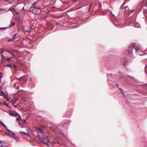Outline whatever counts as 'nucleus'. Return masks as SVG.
Returning a JSON list of instances; mask_svg holds the SVG:
<instances>
[{
    "mask_svg": "<svg viewBox=\"0 0 147 147\" xmlns=\"http://www.w3.org/2000/svg\"><path fill=\"white\" fill-rule=\"evenodd\" d=\"M69 0H65V1L63 3H67L69 2Z\"/></svg>",
    "mask_w": 147,
    "mask_h": 147,
    "instance_id": "obj_13",
    "label": "nucleus"
},
{
    "mask_svg": "<svg viewBox=\"0 0 147 147\" xmlns=\"http://www.w3.org/2000/svg\"><path fill=\"white\" fill-rule=\"evenodd\" d=\"M18 116H19V117H17L16 119V120L17 121H19L20 120H20L21 119L20 116L19 114H18Z\"/></svg>",
    "mask_w": 147,
    "mask_h": 147,
    "instance_id": "obj_10",
    "label": "nucleus"
},
{
    "mask_svg": "<svg viewBox=\"0 0 147 147\" xmlns=\"http://www.w3.org/2000/svg\"><path fill=\"white\" fill-rule=\"evenodd\" d=\"M123 4H122V5L121 6H123Z\"/></svg>",
    "mask_w": 147,
    "mask_h": 147,
    "instance_id": "obj_41",
    "label": "nucleus"
},
{
    "mask_svg": "<svg viewBox=\"0 0 147 147\" xmlns=\"http://www.w3.org/2000/svg\"><path fill=\"white\" fill-rule=\"evenodd\" d=\"M136 44L135 43L132 42L131 43L129 46V48L133 49L136 46Z\"/></svg>",
    "mask_w": 147,
    "mask_h": 147,
    "instance_id": "obj_6",
    "label": "nucleus"
},
{
    "mask_svg": "<svg viewBox=\"0 0 147 147\" xmlns=\"http://www.w3.org/2000/svg\"><path fill=\"white\" fill-rule=\"evenodd\" d=\"M44 144H46L47 146H49L48 144L47 143L44 142Z\"/></svg>",
    "mask_w": 147,
    "mask_h": 147,
    "instance_id": "obj_21",
    "label": "nucleus"
},
{
    "mask_svg": "<svg viewBox=\"0 0 147 147\" xmlns=\"http://www.w3.org/2000/svg\"><path fill=\"white\" fill-rule=\"evenodd\" d=\"M42 138L43 139H44L45 140H46V138L45 137H44L43 138Z\"/></svg>",
    "mask_w": 147,
    "mask_h": 147,
    "instance_id": "obj_29",
    "label": "nucleus"
},
{
    "mask_svg": "<svg viewBox=\"0 0 147 147\" xmlns=\"http://www.w3.org/2000/svg\"><path fill=\"white\" fill-rule=\"evenodd\" d=\"M15 24V22H11V23H10V27H11L13 26Z\"/></svg>",
    "mask_w": 147,
    "mask_h": 147,
    "instance_id": "obj_11",
    "label": "nucleus"
},
{
    "mask_svg": "<svg viewBox=\"0 0 147 147\" xmlns=\"http://www.w3.org/2000/svg\"><path fill=\"white\" fill-rule=\"evenodd\" d=\"M121 91H122L121 90ZM122 94H123L122 92Z\"/></svg>",
    "mask_w": 147,
    "mask_h": 147,
    "instance_id": "obj_42",
    "label": "nucleus"
},
{
    "mask_svg": "<svg viewBox=\"0 0 147 147\" xmlns=\"http://www.w3.org/2000/svg\"><path fill=\"white\" fill-rule=\"evenodd\" d=\"M116 86H117V87H118V84H116Z\"/></svg>",
    "mask_w": 147,
    "mask_h": 147,
    "instance_id": "obj_34",
    "label": "nucleus"
},
{
    "mask_svg": "<svg viewBox=\"0 0 147 147\" xmlns=\"http://www.w3.org/2000/svg\"><path fill=\"white\" fill-rule=\"evenodd\" d=\"M0 124L2 125L5 128L6 127V125L2 122H1V123H0Z\"/></svg>",
    "mask_w": 147,
    "mask_h": 147,
    "instance_id": "obj_12",
    "label": "nucleus"
},
{
    "mask_svg": "<svg viewBox=\"0 0 147 147\" xmlns=\"http://www.w3.org/2000/svg\"><path fill=\"white\" fill-rule=\"evenodd\" d=\"M46 137H47V138H48V136H47Z\"/></svg>",
    "mask_w": 147,
    "mask_h": 147,
    "instance_id": "obj_38",
    "label": "nucleus"
},
{
    "mask_svg": "<svg viewBox=\"0 0 147 147\" xmlns=\"http://www.w3.org/2000/svg\"><path fill=\"white\" fill-rule=\"evenodd\" d=\"M6 134L8 136H10L9 133H6Z\"/></svg>",
    "mask_w": 147,
    "mask_h": 147,
    "instance_id": "obj_28",
    "label": "nucleus"
},
{
    "mask_svg": "<svg viewBox=\"0 0 147 147\" xmlns=\"http://www.w3.org/2000/svg\"><path fill=\"white\" fill-rule=\"evenodd\" d=\"M9 114L10 116H15L16 117H17L18 115V114L16 112L14 113V112L12 111H9Z\"/></svg>",
    "mask_w": 147,
    "mask_h": 147,
    "instance_id": "obj_4",
    "label": "nucleus"
},
{
    "mask_svg": "<svg viewBox=\"0 0 147 147\" xmlns=\"http://www.w3.org/2000/svg\"><path fill=\"white\" fill-rule=\"evenodd\" d=\"M17 33H16L13 36V37L14 39H15L17 37L16 36V35H17Z\"/></svg>",
    "mask_w": 147,
    "mask_h": 147,
    "instance_id": "obj_16",
    "label": "nucleus"
},
{
    "mask_svg": "<svg viewBox=\"0 0 147 147\" xmlns=\"http://www.w3.org/2000/svg\"><path fill=\"white\" fill-rule=\"evenodd\" d=\"M4 51V55L5 56H7L6 55L7 54H8V53H7V52H7L6 51Z\"/></svg>",
    "mask_w": 147,
    "mask_h": 147,
    "instance_id": "obj_14",
    "label": "nucleus"
},
{
    "mask_svg": "<svg viewBox=\"0 0 147 147\" xmlns=\"http://www.w3.org/2000/svg\"><path fill=\"white\" fill-rule=\"evenodd\" d=\"M5 28H6L5 27H3V28H0V30H4L5 29Z\"/></svg>",
    "mask_w": 147,
    "mask_h": 147,
    "instance_id": "obj_20",
    "label": "nucleus"
},
{
    "mask_svg": "<svg viewBox=\"0 0 147 147\" xmlns=\"http://www.w3.org/2000/svg\"><path fill=\"white\" fill-rule=\"evenodd\" d=\"M146 7H147V6H146Z\"/></svg>",
    "mask_w": 147,
    "mask_h": 147,
    "instance_id": "obj_44",
    "label": "nucleus"
},
{
    "mask_svg": "<svg viewBox=\"0 0 147 147\" xmlns=\"http://www.w3.org/2000/svg\"><path fill=\"white\" fill-rule=\"evenodd\" d=\"M7 97V95L5 96H4V98H6Z\"/></svg>",
    "mask_w": 147,
    "mask_h": 147,
    "instance_id": "obj_32",
    "label": "nucleus"
},
{
    "mask_svg": "<svg viewBox=\"0 0 147 147\" xmlns=\"http://www.w3.org/2000/svg\"><path fill=\"white\" fill-rule=\"evenodd\" d=\"M30 11L32 12L34 14L38 15L40 12V8L32 7L30 8Z\"/></svg>",
    "mask_w": 147,
    "mask_h": 147,
    "instance_id": "obj_1",
    "label": "nucleus"
},
{
    "mask_svg": "<svg viewBox=\"0 0 147 147\" xmlns=\"http://www.w3.org/2000/svg\"><path fill=\"white\" fill-rule=\"evenodd\" d=\"M7 67H12V65L11 64H10L7 65Z\"/></svg>",
    "mask_w": 147,
    "mask_h": 147,
    "instance_id": "obj_19",
    "label": "nucleus"
},
{
    "mask_svg": "<svg viewBox=\"0 0 147 147\" xmlns=\"http://www.w3.org/2000/svg\"><path fill=\"white\" fill-rule=\"evenodd\" d=\"M47 141H49V140L48 139H47Z\"/></svg>",
    "mask_w": 147,
    "mask_h": 147,
    "instance_id": "obj_37",
    "label": "nucleus"
},
{
    "mask_svg": "<svg viewBox=\"0 0 147 147\" xmlns=\"http://www.w3.org/2000/svg\"><path fill=\"white\" fill-rule=\"evenodd\" d=\"M4 104L6 106H7V103L6 102H4Z\"/></svg>",
    "mask_w": 147,
    "mask_h": 147,
    "instance_id": "obj_24",
    "label": "nucleus"
},
{
    "mask_svg": "<svg viewBox=\"0 0 147 147\" xmlns=\"http://www.w3.org/2000/svg\"><path fill=\"white\" fill-rule=\"evenodd\" d=\"M0 92H1V95H2L4 94V93L2 91H0Z\"/></svg>",
    "mask_w": 147,
    "mask_h": 147,
    "instance_id": "obj_23",
    "label": "nucleus"
},
{
    "mask_svg": "<svg viewBox=\"0 0 147 147\" xmlns=\"http://www.w3.org/2000/svg\"><path fill=\"white\" fill-rule=\"evenodd\" d=\"M26 130L27 131V133H25L24 132L22 131H20L19 132V133L21 134L22 133H23L24 135H25L26 136H29L30 135L29 131H30V130L27 127L26 129Z\"/></svg>",
    "mask_w": 147,
    "mask_h": 147,
    "instance_id": "obj_3",
    "label": "nucleus"
},
{
    "mask_svg": "<svg viewBox=\"0 0 147 147\" xmlns=\"http://www.w3.org/2000/svg\"><path fill=\"white\" fill-rule=\"evenodd\" d=\"M13 67L15 69H17V66L15 65H13Z\"/></svg>",
    "mask_w": 147,
    "mask_h": 147,
    "instance_id": "obj_18",
    "label": "nucleus"
},
{
    "mask_svg": "<svg viewBox=\"0 0 147 147\" xmlns=\"http://www.w3.org/2000/svg\"><path fill=\"white\" fill-rule=\"evenodd\" d=\"M4 51H3V49H1V50L0 54L1 55V57L4 59H7L8 61H10V58H8V56H5L4 55Z\"/></svg>",
    "mask_w": 147,
    "mask_h": 147,
    "instance_id": "obj_2",
    "label": "nucleus"
},
{
    "mask_svg": "<svg viewBox=\"0 0 147 147\" xmlns=\"http://www.w3.org/2000/svg\"><path fill=\"white\" fill-rule=\"evenodd\" d=\"M1 122H2L1 121H0V123H1Z\"/></svg>",
    "mask_w": 147,
    "mask_h": 147,
    "instance_id": "obj_39",
    "label": "nucleus"
},
{
    "mask_svg": "<svg viewBox=\"0 0 147 147\" xmlns=\"http://www.w3.org/2000/svg\"><path fill=\"white\" fill-rule=\"evenodd\" d=\"M7 100H8V101H9V99L8 98H7Z\"/></svg>",
    "mask_w": 147,
    "mask_h": 147,
    "instance_id": "obj_35",
    "label": "nucleus"
},
{
    "mask_svg": "<svg viewBox=\"0 0 147 147\" xmlns=\"http://www.w3.org/2000/svg\"><path fill=\"white\" fill-rule=\"evenodd\" d=\"M23 123L25 124H26V120H24L23 121Z\"/></svg>",
    "mask_w": 147,
    "mask_h": 147,
    "instance_id": "obj_22",
    "label": "nucleus"
},
{
    "mask_svg": "<svg viewBox=\"0 0 147 147\" xmlns=\"http://www.w3.org/2000/svg\"><path fill=\"white\" fill-rule=\"evenodd\" d=\"M0 147H2V146H1Z\"/></svg>",
    "mask_w": 147,
    "mask_h": 147,
    "instance_id": "obj_43",
    "label": "nucleus"
},
{
    "mask_svg": "<svg viewBox=\"0 0 147 147\" xmlns=\"http://www.w3.org/2000/svg\"><path fill=\"white\" fill-rule=\"evenodd\" d=\"M42 126L44 127H45V126H44V125H42Z\"/></svg>",
    "mask_w": 147,
    "mask_h": 147,
    "instance_id": "obj_36",
    "label": "nucleus"
},
{
    "mask_svg": "<svg viewBox=\"0 0 147 147\" xmlns=\"http://www.w3.org/2000/svg\"><path fill=\"white\" fill-rule=\"evenodd\" d=\"M92 6V5H90L89 6V10L90 9V8L91 7V6Z\"/></svg>",
    "mask_w": 147,
    "mask_h": 147,
    "instance_id": "obj_27",
    "label": "nucleus"
},
{
    "mask_svg": "<svg viewBox=\"0 0 147 147\" xmlns=\"http://www.w3.org/2000/svg\"><path fill=\"white\" fill-rule=\"evenodd\" d=\"M135 11L134 10H129L128 11L129 12H130V13H133Z\"/></svg>",
    "mask_w": 147,
    "mask_h": 147,
    "instance_id": "obj_15",
    "label": "nucleus"
},
{
    "mask_svg": "<svg viewBox=\"0 0 147 147\" xmlns=\"http://www.w3.org/2000/svg\"><path fill=\"white\" fill-rule=\"evenodd\" d=\"M6 129V130H7V131H9V132H10V131L11 130H9L8 129H7L6 127L5 128Z\"/></svg>",
    "mask_w": 147,
    "mask_h": 147,
    "instance_id": "obj_25",
    "label": "nucleus"
},
{
    "mask_svg": "<svg viewBox=\"0 0 147 147\" xmlns=\"http://www.w3.org/2000/svg\"><path fill=\"white\" fill-rule=\"evenodd\" d=\"M12 40H13L11 39V40H9L8 41H9L10 42V41H12Z\"/></svg>",
    "mask_w": 147,
    "mask_h": 147,
    "instance_id": "obj_30",
    "label": "nucleus"
},
{
    "mask_svg": "<svg viewBox=\"0 0 147 147\" xmlns=\"http://www.w3.org/2000/svg\"><path fill=\"white\" fill-rule=\"evenodd\" d=\"M129 63L128 62L127 59H126L125 58L123 64V66L125 67H126V66L128 65H129Z\"/></svg>",
    "mask_w": 147,
    "mask_h": 147,
    "instance_id": "obj_5",
    "label": "nucleus"
},
{
    "mask_svg": "<svg viewBox=\"0 0 147 147\" xmlns=\"http://www.w3.org/2000/svg\"><path fill=\"white\" fill-rule=\"evenodd\" d=\"M6 51L9 53L11 55H17L16 54H14V51L13 50H12V51H9L7 50V51Z\"/></svg>",
    "mask_w": 147,
    "mask_h": 147,
    "instance_id": "obj_8",
    "label": "nucleus"
},
{
    "mask_svg": "<svg viewBox=\"0 0 147 147\" xmlns=\"http://www.w3.org/2000/svg\"><path fill=\"white\" fill-rule=\"evenodd\" d=\"M18 124L19 125H21V124H22L21 123H20V122H19Z\"/></svg>",
    "mask_w": 147,
    "mask_h": 147,
    "instance_id": "obj_31",
    "label": "nucleus"
},
{
    "mask_svg": "<svg viewBox=\"0 0 147 147\" xmlns=\"http://www.w3.org/2000/svg\"><path fill=\"white\" fill-rule=\"evenodd\" d=\"M135 51L136 53H139L141 51L139 48L137 47L135 48Z\"/></svg>",
    "mask_w": 147,
    "mask_h": 147,
    "instance_id": "obj_9",
    "label": "nucleus"
},
{
    "mask_svg": "<svg viewBox=\"0 0 147 147\" xmlns=\"http://www.w3.org/2000/svg\"><path fill=\"white\" fill-rule=\"evenodd\" d=\"M16 102L15 101H12V104H14L15 103H16Z\"/></svg>",
    "mask_w": 147,
    "mask_h": 147,
    "instance_id": "obj_26",
    "label": "nucleus"
},
{
    "mask_svg": "<svg viewBox=\"0 0 147 147\" xmlns=\"http://www.w3.org/2000/svg\"><path fill=\"white\" fill-rule=\"evenodd\" d=\"M14 106L15 107H16V105H14Z\"/></svg>",
    "mask_w": 147,
    "mask_h": 147,
    "instance_id": "obj_40",
    "label": "nucleus"
},
{
    "mask_svg": "<svg viewBox=\"0 0 147 147\" xmlns=\"http://www.w3.org/2000/svg\"><path fill=\"white\" fill-rule=\"evenodd\" d=\"M21 125L22 127V128H25L26 127V126L25 125H23L22 124H21Z\"/></svg>",
    "mask_w": 147,
    "mask_h": 147,
    "instance_id": "obj_17",
    "label": "nucleus"
},
{
    "mask_svg": "<svg viewBox=\"0 0 147 147\" xmlns=\"http://www.w3.org/2000/svg\"><path fill=\"white\" fill-rule=\"evenodd\" d=\"M12 134H13V135H15V134L14 133H12Z\"/></svg>",
    "mask_w": 147,
    "mask_h": 147,
    "instance_id": "obj_33",
    "label": "nucleus"
},
{
    "mask_svg": "<svg viewBox=\"0 0 147 147\" xmlns=\"http://www.w3.org/2000/svg\"><path fill=\"white\" fill-rule=\"evenodd\" d=\"M36 131L38 133H40L41 134H43V131L41 128H36Z\"/></svg>",
    "mask_w": 147,
    "mask_h": 147,
    "instance_id": "obj_7",
    "label": "nucleus"
}]
</instances>
